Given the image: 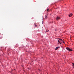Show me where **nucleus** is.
<instances>
[{"label":"nucleus","mask_w":74,"mask_h":74,"mask_svg":"<svg viewBox=\"0 0 74 74\" xmlns=\"http://www.w3.org/2000/svg\"><path fill=\"white\" fill-rule=\"evenodd\" d=\"M66 49L68 50V51H73V50L72 49H71L69 47H66Z\"/></svg>","instance_id":"f257e3e1"},{"label":"nucleus","mask_w":74,"mask_h":74,"mask_svg":"<svg viewBox=\"0 0 74 74\" xmlns=\"http://www.w3.org/2000/svg\"><path fill=\"white\" fill-rule=\"evenodd\" d=\"M48 18V14H47L45 16V19H47Z\"/></svg>","instance_id":"f03ea898"},{"label":"nucleus","mask_w":74,"mask_h":74,"mask_svg":"<svg viewBox=\"0 0 74 74\" xmlns=\"http://www.w3.org/2000/svg\"><path fill=\"white\" fill-rule=\"evenodd\" d=\"M56 19V20H57V21H58V20H59V19H60V17H59V16H57V17Z\"/></svg>","instance_id":"7ed1b4c3"},{"label":"nucleus","mask_w":74,"mask_h":74,"mask_svg":"<svg viewBox=\"0 0 74 74\" xmlns=\"http://www.w3.org/2000/svg\"><path fill=\"white\" fill-rule=\"evenodd\" d=\"M73 14H69V17H71L72 16Z\"/></svg>","instance_id":"20e7f679"},{"label":"nucleus","mask_w":74,"mask_h":74,"mask_svg":"<svg viewBox=\"0 0 74 74\" xmlns=\"http://www.w3.org/2000/svg\"><path fill=\"white\" fill-rule=\"evenodd\" d=\"M60 47H56V48L55 49L56 50H57V49H58V48H60Z\"/></svg>","instance_id":"39448f33"},{"label":"nucleus","mask_w":74,"mask_h":74,"mask_svg":"<svg viewBox=\"0 0 74 74\" xmlns=\"http://www.w3.org/2000/svg\"><path fill=\"white\" fill-rule=\"evenodd\" d=\"M58 39L59 40H60V41H62L63 40H62V39H60V38H58Z\"/></svg>","instance_id":"423d86ee"},{"label":"nucleus","mask_w":74,"mask_h":74,"mask_svg":"<svg viewBox=\"0 0 74 74\" xmlns=\"http://www.w3.org/2000/svg\"><path fill=\"white\" fill-rule=\"evenodd\" d=\"M47 11L48 12H49V9H47Z\"/></svg>","instance_id":"0eeeda50"},{"label":"nucleus","mask_w":74,"mask_h":74,"mask_svg":"<svg viewBox=\"0 0 74 74\" xmlns=\"http://www.w3.org/2000/svg\"><path fill=\"white\" fill-rule=\"evenodd\" d=\"M34 25L35 26H36V27H37V25L35 23H34Z\"/></svg>","instance_id":"6e6552de"},{"label":"nucleus","mask_w":74,"mask_h":74,"mask_svg":"<svg viewBox=\"0 0 74 74\" xmlns=\"http://www.w3.org/2000/svg\"><path fill=\"white\" fill-rule=\"evenodd\" d=\"M60 42V41L58 40V44H59V42Z\"/></svg>","instance_id":"1a4fd4ad"},{"label":"nucleus","mask_w":74,"mask_h":74,"mask_svg":"<svg viewBox=\"0 0 74 74\" xmlns=\"http://www.w3.org/2000/svg\"><path fill=\"white\" fill-rule=\"evenodd\" d=\"M59 43L60 44H62V42H59Z\"/></svg>","instance_id":"9d476101"},{"label":"nucleus","mask_w":74,"mask_h":74,"mask_svg":"<svg viewBox=\"0 0 74 74\" xmlns=\"http://www.w3.org/2000/svg\"><path fill=\"white\" fill-rule=\"evenodd\" d=\"M62 42H63V43H64V42L63 41V40H62Z\"/></svg>","instance_id":"9b49d317"},{"label":"nucleus","mask_w":74,"mask_h":74,"mask_svg":"<svg viewBox=\"0 0 74 74\" xmlns=\"http://www.w3.org/2000/svg\"><path fill=\"white\" fill-rule=\"evenodd\" d=\"M72 64H73V66H74V63H73Z\"/></svg>","instance_id":"f8f14e48"},{"label":"nucleus","mask_w":74,"mask_h":74,"mask_svg":"<svg viewBox=\"0 0 74 74\" xmlns=\"http://www.w3.org/2000/svg\"><path fill=\"white\" fill-rule=\"evenodd\" d=\"M46 32H49V30H48V31H46Z\"/></svg>","instance_id":"ddd939ff"},{"label":"nucleus","mask_w":74,"mask_h":74,"mask_svg":"<svg viewBox=\"0 0 74 74\" xmlns=\"http://www.w3.org/2000/svg\"><path fill=\"white\" fill-rule=\"evenodd\" d=\"M56 31V29H55V31Z\"/></svg>","instance_id":"4468645a"},{"label":"nucleus","mask_w":74,"mask_h":74,"mask_svg":"<svg viewBox=\"0 0 74 74\" xmlns=\"http://www.w3.org/2000/svg\"><path fill=\"white\" fill-rule=\"evenodd\" d=\"M16 47H17V46H16Z\"/></svg>","instance_id":"2eb2a0df"}]
</instances>
